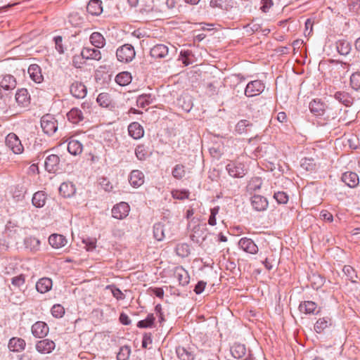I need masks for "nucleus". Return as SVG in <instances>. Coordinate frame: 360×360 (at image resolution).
<instances>
[{"label":"nucleus","mask_w":360,"mask_h":360,"mask_svg":"<svg viewBox=\"0 0 360 360\" xmlns=\"http://www.w3.org/2000/svg\"><path fill=\"white\" fill-rule=\"evenodd\" d=\"M136 52L134 46L131 44H126L119 47L116 51V56L119 61L128 63L131 62L135 57Z\"/></svg>","instance_id":"obj_1"},{"label":"nucleus","mask_w":360,"mask_h":360,"mask_svg":"<svg viewBox=\"0 0 360 360\" xmlns=\"http://www.w3.org/2000/svg\"><path fill=\"white\" fill-rule=\"evenodd\" d=\"M41 126L44 132L49 135L54 134L58 129L56 120L50 114L42 116L41 119Z\"/></svg>","instance_id":"obj_2"},{"label":"nucleus","mask_w":360,"mask_h":360,"mask_svg":"<svg viewBox=\"0 0 360 360\" xmlns=\"http://www.w3.org/2000/svg\"><path fill=\"white\" fill-rule=\"evenodd\" d=\"M108 67L106 65H101L98 69L95 72V81L97 87L101 86L100 88L105 87L108 84L111 79V75L108 73Z\"/></svg>","instance_id":"obj_3"},{"label":"nucleus","mask_w":360,"mask_h":360,"mask_svg":"<svg viewBox=\"0 0 360 360\" xmlns=\"http://www.w3.org/2000/svg\"><path fill=\"white\" fill-rule=\"evenodd\" d=\"M226 169L229 174L234 178H241L247 172L244 164L238 162H231L226 165Z\"/></svg>","instance_id":"obj_4"},{"label":"nucleus","mask_w":360,"mask_h":360,"mask_svg":"<svg viewBox=\"0 0 360 360\" xmlns=\"http://www.w3.org/2000/svg\"><path fill=\"white\" fill-rule=\"evenodd\" d=\"M171 50L165 44H156L154 46L150 51V54L153 58H163L169 56L170 51L175 53L176 51L174 46L170 45Z\"/></svg>","instance_id":"obj_5"},{"label":"nucleus","mask_w":360,"mask_h":360,"mask_svg":"<svg viewBox=\"0 0 360 360\" xmlns=\"http://www.w3.org/2000/svg\"><path fill=\"white\" fill-rule=\"evenodd\" d=\"M6 146L15 153L20 154L23 152L24 148L20 140L16 134L11 133L6 138Z\"/></svg>","instance_id":"obj_6"},{"label":"nucleus","mask_w":360,"mask_h":360,"mask_svg":"<svg viewBox=\"0 0 360 360\" xmlns=\"http://www.w3.org/2000/svg\"><path fill=\"white\" fill-rule=\"evenodd\" d=\"M264 87V84L260 80L251 81L247 84L244 93L246 96L252 97L261 94Z\"/></svg>","instance_id":"obj_7"},{"label":"nucleus","mask_w":360,"mask_h":360,"mask_svg":"<svg viewBox=\"0 0 360 360\" xmlns=\"http://www.w3.org/2000/svg\"><path fill=\"white\" fill-rule=\"evenodd\" d=\"M49 331L48 325L44 321H37L32 326V333L37 338H42L47 335Z\"/></svg>","instance_id":"obj_8"},{"label":"nucleus","mask_w":360,"mask_h":360,"mask_svg":"<svg viewBox=\"0 0 360 360\" xmlns=\"http://www.w3.org/2000/svg\"><path fill=\"white\" fill-rule=\"evenodd\" d=\"M238 246L245 252L250 254H256L258 252V247L255 242L249 238H242L238 242Z\"/></svg>","instance_id":"obj_9"},{"label":"nucleus","mask_w":360,"mask_h":360,"mask_svg":"<svg viewBox=\"0 0 360 360\" xmlns=\"http://www.w3.org/2000/svg\"><path fill=\"white\" fill-rule=\"evenodd\" d=\"M129 212V205L127 202H122L112 207V216L114 218L122 219L128 215Z\"/></svg>","instance_id":"obj_10"},{"label":"nucleus","mask_w":360,"mask_h":360,"mask_svg":"<svg viewBox=\"0 0 360 360\" xmlns=\"http://www.w3.org/2000/svg\"><path fill=\"white\" fill-rule=\"evenodd\" d=\"M59 163L60 158L57 155H50L45 160V169L49 173H55L59 169Z\"/></svg>","instance_id":"obj_11"},{"label":"nucleus","mask_w":360,"mask_h":360,"mask_svg":"<svg viewBox=\"0 0 360 360\" xmlns=\"http://www.w3.org/2000/svg\"><path fill=\"white\" fill-rule=\"evenodd\" d=\"M251 205L256 211H264L268 207V201L262 195H255L251 198Z\"/></svg>","instance_id":"obj_12"},{"label":"nucleus","mask_w":360,"mask_h":360,"mask_svg":"<svg viewBox=\"0 0 360 360\" xmlns=\"http://www.w3.org/2000/svg\"><path fill=\"white\" fill-rule=\"evenodd\" d=\"M55 346L53 341L44 339L37 342L36 349L41 354H49L54 349Z\"/></svg>","instance_id":"obj_13"},{"label":"nucleus","mask_w":360,"mask_h":360,"mask_svg":"<svg viewBox=\"0 0 360 360\" xmlns=\"http://www.w3.org/2000/svg\"><path fill=\"white\" fill-rule=\"evenodd\" d=\"M341 179L342 181L350 188H355L359 183L357 174L352 172H345Z\"/></svg>","instance_id":"obj_14"},{"label":"nucleus","mask_w":360,"mask_h":360,"mask_svg":"<svg viewBox=\"0 0 360 360\" xmlns=\"http://www.w3.org/2000/svg\"><path fill=\"white\" fill-rule=\"evenodd\" d=\"M70 92L73 96L83 98L87 94V88L81 82H75L71 85Z\"/></svg>","instance_id":"obj_15"},{"label":"nucleus","mask_w":360,"mask_h":360,"mask_svg":"<svg viewBox=\"0 0 360 360\" xmlns=\"http://www.w3.org/2000/svg\"><path fill=\"white\" fill-rule=\"evenodd\" d=\"M129 181L133 187H139L144 183V174L140 170H133L130 173Z\"/></svg>","instance_id":"obj_16"},{"label":"nucleus","mask_w":360,"mask_h":360,"mask_svg":"<svg viewBox=\"0 0 360 360\" xmlns=\"http://www.w3.org/2000/svg\"><path fill=\"white\" fill-rule=\"evenodd\" d=\"M66 238L60 234L53 233L49 238V244L54 248H60L67 244Z\"/></svg>","instance_id":"obj_17"},{"label":"nucleus","mask_w":360,"mask_h":360,"mask_svg":"<svg viewBox=\"0 0 360 360\" xmlns=\"http://www.w3.org/2000/svg\"><path fill=\"white\" fill-rule=\"evenodd\" d=\"M0 86L6 91L14 89L16 87L15 78L11 75L2 76L0 80Z\"/></svg>","instance_id":"obj_18"},{"label":"nucleus","mask_w":360,"mask_h":360,"mask_svg":"<svg viewBox=\"0 0 360 360\" xmlns=\"http://www.w3.org/2000/svg\"><path fill=\"white\" fill-rule=\"evenodd\" d=\"M28 73L30 78L36 83H41L43 81L41 68L37 64H32L28 68Z\"/></svg>","instance_id":"obj_19"},{"label":"nucleus","mask_w":360,"mask_h":360,"mask_svg":"<svg viewBox=\"0 0 360 360\" xmlns=\"http://www.w3.org/2000/svg\"><path fill=\"white\" fill-rule=\"evenodd\" d=\"M176 353L179 360H194L195 354L191 348L177 347Z\"/></svg>","instance_id":"obj_20"},{"label":"nucleus","mask_w":360,"mask_h":360,"mask_svg":"<svg viewBox=\"0 0 360 360\" xmlns=\"http://www.w3.org/2000/svg\"><path fill=\"white\" fill-rule=\"evenodd\" d=\"M129 134L134 139L143 137L144 131L141 125L138 122H132L128 127Z\"/></svg>","instance_id":"obj_21"},{"label":"nucleus","mask_w":360,"mask_h":360,"mask_svg":"<svg viewBox=\"0 0 360 360\" xmlns=\"http://www.w3.org/2000/svg\"><path fill=\"white\" fill-rule=\"evenodd\" d=\"M30 96L26 89H21L15 94V101L21 106H27L30 103Z\"/></svg>","instance_id":"obj_22"},{"label":"nucleus","mask_w":360,"mask_h":360,"mask_svg":"<svg viewBox=\"0 0 360 360\" xmlns=\"http://www.w3.org/2000/svg\"><path fill=\"white\" fill-rule=\"evenodd\" d=\"M25 341L19 338H13L9 340L8 348L13 352H21L25 349Z\"/></svg>","instance_id":"obj_23"},{"label":"nucleus","mask_w":360,"mask_h":360,"mask_svg":"<svg viewBox=\"0 0 360 360\" xmlns=\"http://www.w3.org/2000/svg\"><path fill=\"white\" fill-rule=\"evenodd\" d=\"M52 287V280L49 278H40L36 283V289L40 293L49 291Z\"/></svg>","instance_id":"obj_24"},{"label":"nucleus","mask_w":360,"mask_h":360,"mask_svg":"<svg viewBox=\"0 0 360 360\" xmlns=\"http://www.w3.org/2000/svg\"><path fill=\"white\" fill-rule=\"evenodd\" d=\"M309 109L315 116L319 117L324 114L325 104L320 101L313 100L309 103Z\"/></svg>","instance_id":"obj_25"},{"label":"nucleus","mask_w":360,"mask_h":360,"mask_svg":"<svg viewBox=\"0 0 360 360\" xmlns=\"http://www.w3.org/2000/svg\"><path fill=\"white\" fill-rule=\"evenodd\" d=\"M174 276L182 286L186 285L189 283V275L188 272L182 267H177L174 271Z\"/></svg>","instance_id":"obj_26"},{"label":"nucleus","mask_w":360,"mask_h":360,"mask_svg":"<svg viewBox=\"0 0 360 360\" xmlns=\"http://www.w3.org/2000/svg\"><path fill=\"white\" fill-rule=\"evenodd\" d=\"M316 303L312 301H304L301 302L299 305L300 311L307 314L318 313V311H316Z\"/></svg>","instance_id":"obj_27"},{"label":"nucleus","mask_w":360,"mask_h":360,"mask_svg":"<svg viewBox=\"0 0 360 360\" xmlns=\"http://www.w3.org/2000/svg\"><path fill=\"white\" fill-rule=\"evenodd\" d=\"M68 119L73 124H77L83 120L84 115L81 110L78 108H72L67 114Z\"/></svg>","instance_id":"obj_28"},{"label":"nucleus","mask_w":360,"mask_h":360,"mask_svg":"<svg viewBox=\"0 0 360 360\" xmlns=\"http://www.w3.org/2000/svg\"><path fill=\"white\" fill-rule=\"evenodd\" d=\"M46 200V195L44 191L36 192L32 197V205L36 207H42L44 206Z\"/></svg>","instance_id":"obj_29"},{"label":"nucleus","mask_w":360,"mask_h":360,"mask_svg":"<svg viewBox=\"0 0 360 360\" xmlns=\"http://www.w3.org/2000/svg\"><path fill=\"white\" fill-rule=\"evenodd\" d=\"M230 351L234 358L240 359L245 355L246 347L245 345L235 343L233 346H231Z\"/></svg>","instance_id":"obj_30"},{"label":"nucleus","mask_w":360,"mask_h":360,"mask_svg":"<svg viewBox=\"0 0 360 360\" xmlns=\"http://www.w3.org/2000/svg\"><path fill=\"white\" fill-rule=\"evenodd\" d=\"M336 49L340 54L347 56L350 53L352 46L349 41L340 39L336 42Z\"/></svg>","instance_id":"obj_31"},{"label":"nucleus","mask_w":360,"mask_h":360,"mask_svg":"<svg viewBox=\"0 0 360 360\" xmlns=\"http://www.w3.org/2000/svg\"><path fill=\"white\" fill-rule=\"evenodd\" d=\"M334 97L340 103H342L345 106H350L353 103V98L347 92L338 91L335 94Z\"/></svg>","instance_id":"obj_32"},{"label":"nucleus","mask_w":360,"mask_h":360,"mask_svg":"<svg viewBox=\"0 0 360 360\" xmlns=\"http://www.w3.org/2000/svg\"><path fill=\"white\" fill-rule=\"evenodd\" d=\"M155 99L154 96L150 94H143L138 96L136 99L137 106L139 108H145L151 104Z\"/></svg>","instance_id":"obj_33"},{"label":"nucleus","mask_w":360,"mask_h":360,"mask_svg":"<svg viewBox=\"0 0 360 360\" xmlns=\"http://www.w3.org/2000/svg\"><path fill=\"white\" fill-rule=\"evenodd\" d=\"M83 149L82 144L77 140H71L68 144V152L74 155H79Z\"/></svg>","instance_id":"obj_34"},{"label":"nucleus","mask_w":360,"mask_h":360,"mask_svg":"<svg viewBox=\"0 0 360 360\" xmlns=\"http://www.w3.org/2000/svg\"><path fill=\"white\" fill-rule=\"evenodd\" d=\"M331 324V320L329 318L319 319L314 325V330L316 333H321Z\"/></svg>","instance_id":"obj_35"},{"label":"nucleus","mask_w":360,"mask_h":360,"mask_svg":"<svg viewBox=\"0 0 360 360\" xmlns=\"http://www.w3.org/2000/svg\"><path fill=\"white\" fill-rule=\"evenodd\" d=\"M105 44V39L103 36L97 32L91 33V45L96 48H103Z\"/></svg>","instance_id":"obj_36"},{"label":"nucleus","mask_w":360,"mask_h":360,"mask_svg":"<svg viewBox=\"0 0 360 360\" xmlns=\"http://www.w3.org/2000/svg\"><path fill=\"white\" fill-rule=\"evenodd\" d=\"M131 81V74L128 72H122L117 75L115 82L120 86H126Z\"/></svg>","instance_id":"obj_37"},{"label":"nucleus","mask_w":360,"mask_h":360,"mask_svg":"<svg viewBox=\"0 0 360 360\" xmlns=\"http://www.w3.org/2000/svg\"><path fill=\"white\" fill-rule=\"evenodd\" d=\"M153 236L154 238L158 240L162 241L165 238L164 235V224L162 222L156 223L153 226Z\"/></svg>","instance_id":"obj_38"},{"label":"nucleus","mask_w":360,"mask_h":360,"mask_svg":"<svg viewBox=\"0 0 360 360\" xmlns=\"http://www.w3.org/2000/svg\"><path fill=\"white\" fill-rule=\"evenodd\" d=\"M155 319V318L154 315L153 314H149L146 319L141 320L137 323V327L140 328H150L153 325Z\"/></svg>","instance_id":"obj_39"},{"label":"nucleus","mask_w":360,"mask_h":360,"mask_svg":"<svg viewBox=\"0 0 360 360\" xmlns=\"http://www.w3.org/2000/svg\"><path fill=\"white\" fill-rule=\"evenodd\" d=\"M96 102L100 106L107 108L110 104L111 101L108 94L101 93L96 98Z\"/></svg>","instance_id":"obj_40"},{"label":"nucleus","mask_w":360,"mask_h":360,"mask_svg":"<svg viewBox=\"0 0 360 360\" xmlns=\"http://www.w3.org/2000/svg\"><path fill=\"white\" fill-rule=\"evenodd\" d=\"M185 167L181 164L176 165L172 172L173 177L176 179H182L185 176Z\"/></svg>","instance_id":"obj_41"},{"label":"nucleus","mask_w":360,"mask_h":360,"mask_svg":"<svg viewBox=\"0 0 360 360\" xmlns=\"http://www.w3.org/2000/svg\"><path fill=\"white\" fill-rule=\"evenodd\" d=\"M102 12V1L101 0H91V15H100Z\"/></svg>","instance_id":"obj_42"},{"label":"nucleus","mask_w":360,"mask_h":360,"mask_svg":"<svg viewBox=\"0 0 360 360\" xmlns=\"http://www.w3.org/2000/svg\"><path fill=\"white\" fill-rule=\"evenodd\" d=\"M342 271L351 282H352V283L356 282L355 281V278H357V275L356 274L354 269L352 266H351L349 265H345L343 267Z\"/></svg>","instance_id":"obj_43"},{"label":"nucleus","mask_w":360,"mask_h":360,"mask_svg":"<svg viewBox=\"0 0 360 360\" xmlns=\"http://www.w3.org/2000/svg\"><path fill=\"white\" fill-rule=\"evenodd\" d=\"M73 192L72 185L67 183H62L59 187V193L63 197H70Z\"/></svg>","instance_id":"obj_44"},{"label":"nucleus","mask_w":360,"mask_h":360,"mask_svg":"<svg viewBox=\"0 0 360 360\" xmlns=\"http://www.w3.org/2000/svg\"><path fill=\"white\" fill-rule=\"evenodd\" d=\"M350 85L356 91L360 89V72H354L351 75Z\"/></svg>","instance_id":"obj_45"},{"label":"nucleus","mask_w":360,"mask_h":360,"mask_svg":"<svg viewBox=\"0 0 360 360\" xmlns=\"http://www.w3.org/2000/svg\"><path fill=\"white\" fill-rule=\"evenodd\" d=\"M250 127H252V124H250V122H248L246 120H242L239 121L238 122V124H236V131L238 134H243V133L247 132V131H248L247 128Z\"/></svg>","instance_id":"obj_46"},{"label":"nucleus","mask_w":360,"mask_h":360,"mask_svg":"<svg viewBox=\"0 0 360 360\" xmlns=\"http://www.w3.org/2000/svg\"><path fill=\"white\" fill-rule=\"evenodd\" d=\"M301 167L306 171H312L315 169L316 164L311 158H304L302 160Z\"/></svg>","instance_id":"obj_47"},{"label":"nucleus","mask_w":360,"mask_h":360,"mask_svg":"<svg viewBox=\"0 0 360 360\" xmlns=\"http://www.w3.org/2000/svg\"><path fill=\"white\" fill-rule=\"evenodd\" d=\"M130 348L128 346H123L120 347L119 352L117 354V360H127L130 355Z\"/></svg>","instance_id":"obj_48"},{"label":"nucleus","mask_w":360,"mask_h":360,"mask_svg":"<svg viewBox=\"0 0 360 360\" xmlns=\"http://www.w3.org/2000/svg\"><path fill=\"white\" fill-rule=\"evenodd\" d=\"M135 154L139 160H144L148 155V151L143 145H139L135 149Z\"/></svg>","instance_id":"obj_49"},{"label":"nucleus","mask_w":360,"mask_h":360,"mask_svg":"<svg viewBox=\"0 0 360 360\" xmlns=\"http://www.w3.org/2000/svg\"><path fill=\"white\" fill-rule=\"evenodd\" d=\"M51 314L56 318H61L65 314V309L60 304H54L51 308Z\"/></svg>","instance_id":"obj_50"},{"label":"nucleus","mask_w":360,"mask_h":360,"mask_svg":"<svg viewBox=\"0 0 360 360\" xmlns=\"http://www.w3.org/2000/svg\"><path fill=\"white\" fill-rule=\"evenodd\" d=\"M274 198L279 204H285L288 201V195L283 191L275 193Z\"/></svg>","instance_id":"obj_51"},{"label":"nucleus","mask_w":360,"mask_h":360,"mask_svg":"<svg viewBox=\"0 0 360 360\" xmlns=\"http://www.w3.org/2000/svg\"><path fill=\"white\" fill-rule=\"evenodd\" d=\"M11 283L15 288H20L25 283V276L21 274L12 278Z\"/></svg>","instance_id":"obj_52"},{"label":"nucleus","mask_w":360,"mask_h":360,"mask_svg":"<svg viewBox=\"0 0 360 360\" xmlns=\"http://www.w3.org/2000/svg\"><path fill=\"white\" fill-rule=\"evenodd\" d=\"M219 210V207L216 206L211 209L210 210V216L209 217L208 224L211 226H214L216 224V215L218 214Z\"/></svg>","instance_id":"obj_53"},{"label":"nucleus","mask_w":360,"mask_h":360,"mask_svg":"<svg viewBox=\"0 0 360 360\" xmlns=\"http://www.w3.org/2000/svg\"><path fill=\"white\" fill-rule=\"evenodd\" d=\"M163 224H164L165 237V238H170L174 235V233L172 231L173 226L169 221H167L166 223H163Z\"/></svg>","instance_id":"obj_54"},{"label":"nucleus","mask_w":360,"mask_h":360,"mask_svg":"<svg viewBox=\"0 0 360 360\" xmlns=\"http://www.w3.org/2000/svg\"><path fill=\"white\" fill-rule=\"evenodd\" d=\"M99 185L105 191H110L112 188V186L110 182L105 177H101L99 179Z\"/></svg>","instance_id":"obj_55"},{"label":"nucleus","mask_w":360,"mask_h":360,"mask_svg":"<svg viewBox=\"0 0 360 360\" xmlns=\"http://www.w3.org/2000/svg\"><path fill=\"white\" fill-rule=\"evenodd\" d=\"M62 41H63V39H62V37H60V36H57V37H54L56 49L58 51L59 53H64Z\"/></svg>","instance_id":"obj_56"},{"label":"nucleus","mask_w":360,"mask_h":360,"mask_svg":"<svg viewBox=\"0 0 360 360\" xmlns=\"http://www.w3.org/2000/svg\"><path fill=\"white\" fill-rule=\"evenodd\" d=\"M172 196L174 198L183 200L188 198V193L187 191H174Z\"/></svg>","instance_id":"obj_57"},{"label":"nucleus","mask_w":360,"mask_h":360,"mask_svg":"<svg viewBox=\"0 0 360 360\" xmlns=\"http://www.w3.org/2000/svg\"><path fill=\"white\" fill-rule=\"evenodd\" d=\"M191 51L186 50V51H181L180 52V57L182 59V62L185 65H188L190 64V61L188 60V57L191 55Z\"/></svg>","instance_id":"obj_58"},{"label":"nucleus","mask_w":360,"mask_h":360,"mask_svg":"<svg viewBox=\"0 0 360 360\" xmlns=\"http://www.w3.org/2000/svg\"><path fill=\"white\" fill-rule=\"evenodd\" d=\"M205 286H206V282H205L203 281H200L195 285L193 290L196 294L199 295L203 292Z\"/></svg>","instance_id":"obj_59"},{"label":"nucleus","mask_w":360,"mask_h":360,"mask_svg":"<svg viewBox=\"0 0 360 360\" xmlns=\"http://www.w3.org/2000/svg\"><path fill=\"white\" fill-rule=\"evenodd\" d=\"M321 218L326 221L332 222L333 220V217L331 213L326 210H323L320 213Z\"/></svg>","instance_id":"obj_60"},{"label":"nucleus","mask_w":360,"mask_h":360,"mask_svg":"<svg viewBox=\"0 0 360 360\" xmlns=\"http://www.w3.org/2000/svg\"><path fill=\"white\" fill-rule=\"evenodd\" d=\"M262 11L264 13H266L273 5V1L272 0H262Z\"/></svg>","instance_id":"obj_61"},{"label":"nucleus","mask_w":360,"mask_h":360,"mask_svg":"<svg viewBox=\"0 0 360 360\" xmlns=\"http://www.w3.org/2000/svg\"><path fill=\"white\" fill-rule=\"evenodd\" d=\"M87 61L83 60V58L79 56H75L73 58V63L76 68H81V65L86 63Z\"/></svg>","instance_id":"obj_62"},{"label":"nucleus","mask_w":360,"mask_h":360,"mask_svg":"<svg viewBox=\"0 0 360 360\" xmlns=\"http://www.w3.org/2000/svg\"><path fill=\"white\" fill-rule=\"evenodd\" d=\"M226 1V0H211L210 5L212 8H222L223 4Z\"/></svg>","instance_id":"obj_63"},{"label":"nucleus","mask_w":360,"mask_h":360,"mask_svg":"<svg viewBox=\"0 0 360 360\" xmlns=\"http://www.w3.org/2000/svg\"><path fill=\"white\" fill-rule=\"evenodd\" d=\"M112 293L117 300H123L124 298V294L119 288H114L112 290Z\"/></svg>","instance_id":"obj_64"}]
</instances>
